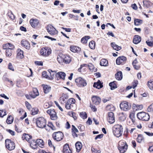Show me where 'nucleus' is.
Instances as JSON below:
<instances>
[{
  "label": "nucleus",
  "instance_id": "31",
  "mask_svg": "<svg viewBox=\"0 0 153 153\" xmlns=\"http://www.w3.org/2000/svg\"><path fill=\"white\" fill-rule=\"evenodd\" d=\"M108 61L105 59H102L100 62V65L101 66H106L108 65Z\"/></svg>",
  "mask_w": 153,
  "mask_h": 153
},
{
  "label": "nucleus",
  "instance_id": "15",
  "mask_svg": "<svg viewBox=\"0 0 153 153\" xmlns=\"http://www.w3.org/2000/svg\"><path fill=\"white\" fill-rule=\"evenodd\" d=\"M91 100L93 102L97 105H99L101 101V99L99 97L95 96L92 97Z\"/></svg>",
  "mask_w": 153,
  "mask_h": 153
},
{
  "label": "nucleus",
  "instance_id": "25",
  "mask_svg": "<svg viewBox=\"0 0 153 153\" xmlns=\"http://www.w3.org/2000/svg\"><path fill=\"white\" fill-rule=\"evenodd\" d=\"M71 51L73 52H78L81 51V48L79 47L72 46L70 47Z\"/></svg>",
  "mask_w": 153,
  "mask_h": 153
},
{
  "label": "nucleus",
  "instance_id": "18",
  "mask_svg": "<svg viewBox=\"0 0 153 153\" xmlns=\"http://www.w3.org/2000/svg\"><path fill=\"white\" fill-rule=\"evenodd\" d=\"M21 44L23 47L25 48L26 49H29L30 44L27 41L23 40L21 42Z\"/></svg>",
  "mask_w": 153,
  "mask_h": 153
},
{
  "label": "nucleus",
  "instance_id": "27",
  "mask_svg": "<svg viewBox=\"0 0 153 153\" xmlns=\"http://www.w3.org/2000/svg\"><path fill=\"white\" fill-rule=\"evenodd\" d=\"M75 146L77 152H79L81 150L82 145L81 143L80 142H77L75 144Z\"/></svg>",
  "mask_w": 153,
  "mask_h": 153
},
{
  "label": "nucleus",
  "instance_id": "36",
  "mask_svg": "<svg viewBox=\"0 0 153 153\" xmlns=\"http://www.w3.org/2000/svg\"><path fill=\"white\" fill-rule=\"evenodd\" d=\"M90 38V37L89 36H85L83 37L81 39V42L85 44L87 43L88 40Z\"/></svg>",
  "mask_w": 153,
  "mask_h": 153
},
{
  "label": "nucleus",
  "instance_id": "52",
  "mask_svg": "<svg viewBox=\"0 0 153 153\" xmlns=\"http://www.w3.org/2000/svg\"><path fill=\"white\" fill-rule=\"evenodd\" d=\"M68 103H69L71 104H74L75 102V100L74 98H70L68 101Z\"/></svg>",
  "mask_w": 153,
  "mask_h": 153
},
{
  "label": "nucleus",
  "instance_id": "1",
  "mask_svg": "<svg viewBox=\"0 0 153 153\" xmlns=\"http://www.w3.org/2000/svg\"><path fill=\"white\" fill-rule=\"evenodd\" d=\"M112 131L114 135L117 137H119L122 135L123 127L120 125H115L112 128Z\"/></svg>",
  "mask_w": 153,
  "mask_h": 153
},
{
  "label": "nucleus",
  "instance_id": "29",
  "mask_svg": "<svg viewBox=\"0 0 153 153\" xmlns=\"http://www.w3.org/2000/svg\"><path fill=\"white\" fill-rule=\"evenodd\" d=\"M111 45L113 48L116 51H118L121 49V46L116 45L114 42L111 43Z\"/></svg>",
  "mask_w": 153,
  "mask_h": 153
},
{
  "label": "nucleus",
  "instance_id": "11",
  "mask_svg": "<svg viewBox=\"0 0 153 153\" xmlns=\"http://www.w3.org/2000/svg\"><path fill=\"white\" fill-rule=\"evenodd\" d=\"M120 107L121 109L124 111H126L131 109V105H129L127 102L124 101L120 104Z\"/></svg>",
  "mask_w": 153,
  "mask_h": 153
},
{
  "label": "nucleus",
  "instance_id": "9",
  "mask_svg": "<svg viewBox=\"0 0 153 153\" xmlns=\"http://www.w3.org/2000/svg\"><path fill=\"white\" fill-rule=\"evenodd\" d=\"M46 28L48 32L51 35H53L57 34L58 31L56 29L51 25H48Z\"/></svg>",
  "mask_w": 153,
  "mask_h": 153
},
{
  "label": "nucleus",
  "instance_id": "7",
  "mask_svg": "<svg viewBox=\"0 0 153 153\" xmlns=\"http://www.w3.org/2000/svg\"><path fill=\"white\" fill-rule=\"evenodd\" d=\"M51 49L49 48H43L40 51L41 55L44 56H48L51 53Z\"/></svg>",
  "mask_w": 153,
  "mask_h": 153
},
{
  "label": "nucleus",
  "instance_id": "57",
  "mask_svg": "<svg viewBox=\"0 0 153 153\" xmlns=\"http://www.w3.org/2000/svg\"><path fill=\"white\" fill-rule=\"evenodd\" d=\"M8 68L13 71H14V69L12 64L10 63H9L8 65Z\"/></svg>",
  "mask_w": 153,
  "mask_h": 153
},
{
  "label": "nucleus",
  "instance_id": "64",
  "mask_svg": "<svg viewBox=\"0 0 153 153\" xmlns=\"http://www.w3.org/2000/svg\"><path fill=\"white\" fill-rule=\"evenodd\" d=\"M9 45L10 43H8L4 45L3 46V49L6 50V49L9 48Z\"/></svg>",
  "mask_w": 153,
  "mask_h": 153
},
{
  "label": "nucleus",
  "instance_id": "35",
  "mask_svg": "<svg viewBox=\"0 0 153 153\" xmlns=\"http://www.w3.org/2000/svg\"><path fill=\"white\" fill-rule=\"evenodd\" d=\"M42 76L48 79H53V77H50L47 74V73L45 71H43L42 73Z\"/></svg>",
  "mask_w": 153,
  "mask_h": 153
},
{
  "label": "nucleus",
  "instance_id": "2",
  "mask_svg": "<svg viewBox=\"0 0 153 153\" xmlns=\"http://www.w3.org/2000/svg\"><path fill=\"white\" fill-rule=\"evenodd\" d=\"M36 124L37 126L39 128H45V129L48 131H50V130L47 128L46 126V121L45 119L42 117H39L36 119Z\"/></svg>",
  "mask_w": 153,
  "mask_h": 153
},
{
  "label": "nucleus",
  "instance_id": "26",
  "mask_svg": "<svg viewBox=\"0 0 153 153\" xmlns=\"http://www.w3.org/2000/svg\"><path fill=\"white\" fill-rule=\"evenodd\" d=\"M115 77L117 80H121L123 78V75L121 71H120L117 73L115 74Z\"/></svg>",
  "mask_w": 153,
  "mask_h": 153
},
{
  "label": "nucleus",
  "instance_id": "45",
  "mask_svg": "<svg viewBox=\"0 0 153 153\" xmlns=\"http://www.w3.org/2000/svg\"><path fill=\"white\" fill-rule=\"evenodd\" d=\"M7 114L5 110H0V117H3L4 116L6 115Z\"/></svg>",
  "mask_w": 153,
  "mask_h": 153
},
{
  "label": "nucleus",
  "instance_id": "63",
  "mask_svg": "<svg viewBox=\"0 0 153 153\" xmlns=\"http://www.w3.org/2000/svg\"><path fill=\"white\" fill-rule=\"evenodd\" d=\"M146 43L149 46L151 47L153 46V42H151L146 41Z\"/></svg>",
  "mask_w": 153,
  "mask_h": 153
},
{
  "label": "nucleus",
  "instance_id": "14",
  "mask_svg": "<svg viewBox=\"0 0 153 153\" xmlns=\"http://www.w3.org/2000/svg\"><path fill=\"white\" fill-rule=\"evenodd\" d=\"M107 120L108 122L111 124L114 122L115 119L114 114L113 112H110L108 113Z\"/></svg>",
  "mask_w": 153,
  "mask_h": 153
},
{
  "label": "nucleus",
  "instance_id": "13",
  "mask_svg": "<svg viewBox=\"0 0 153 153\" xmlns=\"http://www.w3.org/2000/svg\"><path fill=\"white\" fill-rule=\"evenodd\" d=\"M126 58L124 56H120L116 59V63L119 65H123L126 62Z\"/></svg>",
  "mask_w": 153,
  "mask_h": 153
},
{
  "label": "nucleus",
  "instance_id": "4",
  "mask_svg": "<svg viewBox=\"0 0 153 153\" xmlns=\"http://www.w3.org/2000/svg\"><path fill=\"white\" fill-rule=\"evenodd\" d=\"M137 117L138 119L145 121H148L150 119V116L148 114L144 112L138 113Z\"/></svg>",
  "mask_w": 153,
  "mask_h": 153
},
{
  "label": "nucleus",
  "instance_id": "20",
  "mask_svg": "<svg viewBox=\"0 0 153 153\" xmlns=\"http://www.w3.org/2000/svg\"><path fill=\"white\" fill-rule=\"evenodd\" d=\"M68 96L67 94H63L62 96L60 97L59 101L61 103L65 102V100L68 99Z\"/></svg>",
  "mask_w": 153,
  "mask_h": 153
},
{
  "label": "nucleus",
  "instance_id": "12",
  "mask_svg": "<svg viewBox=\"0 0 153 153\" xmlns=\"http://www.w3.org/2000/svg\"><path fill=\"white\" fill-rule=\"evenodd\" d=\"M33 144H30L31 146H32V145H34L35 146L37 145L42 148L44 147V143L43 140L41 139H37L36 141L35 140H33Z\"/></svg>",
  "mask_w": 153,
  "mask_h": 153
},
{
  "label": "nucleus",
  "instance_id": "34",
  "mask_svg": "<svg viewBox=\"0 0 153 153\" xmlns=\"http://www.w3.org/2000/svg\"><path fill=\"white\" fill-rule=\"evenodd\" d=\"M44 92L45 94L48 93L51 90V87L48 85H46L43 87Z\"/></svg>",
  "mask_w": 153,
  "mask_h": 153
},
{
  "label": "nucleus",
  "instance_id": "28",
  "mask_svg": "<svg viewBox=\"0 0 153 153\" xmlns=\"http://www.w3.org/2000/svg\"><path fill=\"white\" fill-rule=\"evenodd\" d=\"M22 138L23 140L25 139L27 142H29L30 139L32 138V136L29 134L24 133L23 134Z\"/></svg>",
  "mask_w": 153,
  "mask_h": 153
},
{
  "label": "nucleus",
  "instance_id": "32",
  "mask_svg": "<svg viewBox=\"0 0 153 153\" xmlns=\"http://www.w3.org/2000/svg\"><path fill=\"white\" fill-rule=\"evenodd\" d=\"M134 24L136 26H138L142 24L143 21L142 20L135 19L134 21Z\"/></svg>",
  "mask_w": 153,
  "mask_h": 153
},
{
  "label": "nucleus",
  "instance_id": "44",
  "mask_svg": "<svg viewBox=\"0 0 153 153\" xmlns=\"http://www.w3.org/2000/svg\"><path fill=\"white\" fill-rule=\"evenodd\" d=\"M80 117L83 119H85L87 118V114L85 112H82L80 113Z\"/></svg>",
  "mask_w": 153,
  "mask_h": 153
},
{
  "label": "nucleus",
  "instance_id": "53",
  "mask_svg": "<svg viewBox=\"0 0 153 153\" xmlns=\"http://www.w3.org/2000/svg\"><path fill=\"white\" fill-rule=\"evenodd\" d=\"M38 110L37 109H33L32 110L31 114L32 115H35L38 113Z\"/></svg>",
  "mask_w": 153,
  "mask_h": 153
},
{
  "label": "nucleus",
  "instance_id": "51",
  "mask_svg": "<svg viewBox=\"0 0 153 153\" xmlns=\"http://www.w3.org/2000/svg\"><path fill=\"white\" fill-rule=\"evenodd\" d=\"M147 111L149 112L153 111V103L148 108Z\"/></svg>",
  "mask_w": 153,
  "mask_h": 153
},
{
  "label": "nucleus",
  "instance_id": "22",
  "mask_svg": "<svg viewBox=\"0 0 153 153\" xmlns=\"http://www.w3.org/2000/svg\"><path fill=\"white\" fill-rule=\"evenodd\" d=\"M39 95V93L36 88H34L33 89V93L30 94V96L33 98H35Z\"/></svg>",
  "mask_w": 153,
  "mask_h": 153
},
{
  "label": "nucleus",
  "instance_id": "50",
  "mask_svg": "<svg viewBox=\"0 0 153 153\" xmlns=\"http://www.w3.org/2000/svg\"><path fill=\"white\" fill-rule=\"evenodd\" d=\"M51 119L52 120H55L57 119V116H56V113L55 114H53L52 115H50Z\"/></svg>",
  "mask_w": 153,
  "mask_h": 153
},
{
  "label": "nucleus",
  "instance_id": "60",
  "mask_svg": "<svg viewBox=\"0 0 153 153\" xmlns=\"http://www.w3.org/2000/svg\"><path fill=\"white\" fill-rule=\"evenodd\" d=\"M25 104L27 108L30 110L31 108V106L27 102H25Z\"/></svg>",
  "mask_w": 153,
  "mask_h": 153
},
{
  "label": "nucleus",
  "instance_id": "41",
  "mask_svg": "<svg viewBox=\"0 0 153 153\" xmlns=\"http://www.w3.org/2000/svg\"><path fill=\"white\" fill-rule=\"evenodd\" d=\"M13 117L11 116H9L6 120V122L8 124H10L13 122Z\"/></svg>",
  "mask_w": 153,
  "mask_h": 153
},
{
  "label": "nucleus",
  "instance_id": "16",
  "mask_svg": "<svg viewBox=\"0 0 153 153\" xmlns=\"http://www.w3.org/2000/svg\"><path fill=\"white\" fill-rule=\"evenodd\" d=\"M39 23V21L37 19H31L30 20V23L32 27L35 28L36 27Z\"/></svg>",
  "mask_w": 153,
  "mask_h": 153
},
{
  "label": "nucleus",
  "instance_id": "19",
  "mask_svg": "<svg viewBox=\"0 0 153 153\" xmlns=\"http://www.w3.org/2000/svg\"><path fill=\"white\" fill-rule=\"evenodd\" d=\"M141 37L140 36L135 35L133 39V42L135 44H138L141 42Z\"/></svg>",
  "mask_w": 153,
  "mask_h": 153
},
{
  "label": "nucleus",
  "instance_id": "5",
  "mask_svg": "<svg viewBox=\"0 0 153 153\" xmlns=\"http://www.w3.org/2000/svg\"><path fill=\"white\" fill-rule=\"evenodd\" d=\"M59 56L57 57V59L58 62L59 61V59H61L62 61L66 64H69L71 61V57L68 56L60 54L59 55Z\"/></svg>",
  "mask_w": 153,
  "mask_h": 153
},
{
  "label": "nucleus",
  "instance_id": "46",
  "mask_svg": "<svg viewBox=\"0 0 153 153\" xmlns=\"http://www.w3.org/2000/svg\"><path fill=\"white\" fill-rule=\"evenodd\" d=\"M7 14L8 16L10 19H15L14 16L11 11L8 12Z\"/></svg>",
  "mask_w": 153,
  "mask_h": 153
},
{
  "label": "nucleus",
  "instance_id": "3",
  "mask_svg": "<svg viewBox=\"0 0 153 153\" xmlns=\"http://www.w3.org/2000/svg\"><path fill=\"white\" fill-rule=\"evenodd\" d=\"M118 147L120 153H124L127 149L128 145L125 141L121 140L118 143Z\"/></svg>",
  "mask_w": 153,
  "mask_h": 153
},
{
  "label": "nucleus",
  "instance_id": "62",
  "mask_svg": "<svg viewBox=\"0 0 153 153\" xmlns=\"http://www.w3.org/2000/svg\"><path fill=\"white\" fill-rule=\"evenodd\" d=\"M7 131L9 132L12 135H15L14 132L10 129H7Z\"/></svg>",
  "mask_w": 153,
  "mask_h": 153
},
{
  "label": "nucleus",
  "instance_id": "37",
  "mask_svg": "<svg viewBox=\"0 0 153 153\" xmlns=\"http://www.w3.org/2000/svg\"><path fill=\"white\" fill-rule=\"evenodd\" d=\"M144 138L142 134H139L137 138V140L138 142L139 143H141L142 141L144 140Z\"/></svg>",
  "mask_w": 153,
  "mask_h": 153
},
{
  "label": "nucleus",
  "instance_id": "58",
  "mask_svg": "<svg viewBox=\"0 0 153 153\" xmlns=\"http://www.w3.org/2000/svg\"><path fill=\"white\" fill-rule=\"evenodd\" d=\"M48 71L49 73L50 74V75H51L50 77L52 76V77H53V78L54 75L55 74H56L54 71H53L51 70H49Z\"/></svg>",
  "mask_w": 153,
  "mask_h": 153
},
{
  "label": "nucleus",
  "instance_id": "47",
  "mask_svg": "<svg viewBox=\"0 0 153 153\" xmlns=\"http://www.w3.org/2000/svg\"><path fill=\"white\" fill-rule=\"evenodd\" d=\"M47 113L49 114L50 115H52L53 114H55L56 113L54 110L53 109H50L48 110L47 111Z\"/></svg>",
  "mask_w": 153,
  "mask_h": 153
},
{
  "label": "nucleus",
  "instance_id": "61",
  "mask_svg": "<svg viewBox=\"0 0 153 153\" xmlns=\"http://www.w3.org/2000/svg\"><path fill=\"white\" fill-rule=\"evenodd\" d=\"M35 64L37 65L42 66L43 65V63L41 61H35Z\"/></svg>",
  "mask_w": 153,
  "mask_h": 153
},
{
  "label": "nucleus",
  "instance_id": "56",
  "mask_svg": "<svg viewBox=\"0 0 153 153\" xmlns=\"http://www.w3.org/2000/svg\"><path fill=\"white\" fill-rule=\"evenodd\" d=\"M72 129H71V131L78 132V129L76 128V127L73 125H72Z\"/></svg>",
  "mask_w": 153,
  "mask_h": 153
},
{
  "label": "nucleus",
  "instance_id": "42",
  "mask_svg": "<svg viewBox=\"0 0 153 153\" xmlns=\"http://www.w3.org/2000/svg\"><path fill=\"white\" fill-rule=\"evenodd\" d=\"M147 85L149 89L151 90L153 89V81L150 80L148 82Z\"/></svg>",
  "mask_w": 153,
  "mask_h": 153
},
{
  "label": "nucleus",
  "instance_id": "23",
  "mask_svg": "<svg viewBox=\"0 0 153 153\" xmlns=\"http://www.w3.org/2000/svg\"><path fill=\"white\" fill-rule=\"evenodd\" d=\"M17 58L22 59L24 57V52L20 49H18L17 50Z\"/></svg>",
  "mask_w": 153,
  "mask_h": 153
},
{
  "label": "nucleus",
  "instance_id": "33",
  "mask_svg": "<svg viewBox=\"0 0 153 153\" xmlns=\"http://www.w3.org/2000/svg\"><path fill=\"white\" fill-rule=\"evenodd\" d=\"M143 106L142 105H136L135 104L133 105V108L135 110L140 109L141 110L143 108Z\"/></svg>",
  "mask_w": 153,
  "mask_h": 153
},
{
  "label": "nucleus",
  "instance_id": "55",
  "mask_svg": "<svg viewBox=\"0 0 153 153\" xmlns=\"http://www.w3.org/2000/svg\"><path fill=\"white\" fill-rule=\"evenodd\" d=\"M106 108L107 109L110 110V111H112L114 109V107L113 106V105H107L106 107Z\"/></svg>",
  "mask_w": 153,
  "mask_h": 153
},
{
  "label": "nucleus",
  "instance_id": "10",
  "mask_svg": "<svg viewBox=\"0 0 153 153\" xmlns=\"http://www.w3.org/2000/svg\"><path fill=\"white\" fill-rule=\"evenodd\" d=\"M5 146L7 149L9 150H12L15 148L14 143L11 141L10 140L6 139L5 140Z\"/></svg>",
  "mask_w": 153,
  "mask_h": 153
},
{
  "label": "nucleus",
  "instance_id": "38",
  "mask_svg": "<svg viewBox=\"0 0 153 153\" xmlns=\"http://www.w3.org/2000/svg\"><path fill=\"white\" fill-rule=\"evenodd\" d=\"M114 81L111 82L109 84V85L110 87L111 90L117 88L116 85L115 84Z\"/></svg>",
  "mask_w": 153,
  "mask_h": 153
},
{
  "label": "nucleus",
  "instance_id": "48",
  "mask_svg": "<svg viewBox=\"0 0 153 153\" xmlns=\"http://www.w3.org/2000/svg\"><path fill=\"white\" fill-rule=\"evenodd\" d=\"M91 151L92 153H101V152L100 150H97L93 147L91 148Z\"/></svg>",
  "mask_w": 153,
  "mask_h": 153
},
{
  "label": "nucleus",
  "instance_id": "40",
  "mask_svg": "<svg viewBox=\"0 0 153 153\" xmlns=\"http://www.w3.org/2000/svg\"><path fill=\"white\" fill-rule=\"evenodd\" d=\"M89 46L90 48L93 49L95 47V42L94 41H92L89 42Z\"/></svg>",
  "mask_w": 153,
  "mask_h": 153
},
{
  "label": "nucleus",
  "instance_id": "39",
  "mask_svg": "<svg viewBox=\"0 0 153 153\" xmlns=\"http://www.w3.org/2000/svg\"><path fill=\"white\" fill-rule=\"evenodd\" d=\"M48 127L51 128L52 130H54L56 129L55 127L53 125L52 123L51 122H49L47 125V128L48 129Z\"/></svg>",
  "mask_w": 153,
  "mask_h": 153
},
{
  "label": "nucleus",
  "instance_id": "17",
  "mask_svg": "<svg viewBox=\"0 0 153 153\" xmlns=\"http://www.w3.org/2000/svg\"><path fill=\"white\" fill-rule=\"evenodd\" d=\"M63 151L64 153H71L72 152L68 144H65L63 147Z\"/></svg>",
  "mask_w": 153,
  "mask_h": 153
},
{
  "label": "nucleus",
  "instance_id": "30",
  "mask_svg": "<svg viewBox=\"0 0 153 153\" xmlns=\"http://www.w3.org/2000/svg\"><path fill=\"white\" fill-rule=\"evenodd\" d=\"M88 66L89 69L91 72H95L97 71V69L95 68L94 65L91 63H89L88 64Z\"/></svg>",
  "mask_w": 153,
  "mask_h": 153
},
{
  "label": "nucleus",
  "instance_id": "43",
  "mask_svg": "<svg viewBox=\"0 0 153 153\" xmlns=\"http://www.w3.org/2000/svg\"><path fill=\"white\" fill-rule=\"evenodd\" d=\"M11 50L10 49H7L6 50V53L7 56H10L12 55Z\"/></svg>",
  "mask_w": 153,
  "mask_h": 153
},
{
  "label": "nucleus",
  "instance_id": "49",
  "mask_svg": "<svg viewBox=\"0 0 153 153\" xmlns=\"http://www.w3.org/2000/svg\"><path fill=\"white\" fill-rule=\"evenodd\" d=\"M69 114L71 116L73 117L74 120H75L77 119V117L74 112H71Z\"/></svg>",
  "mask_w": 153,
  "mask_h": 153
},
{
  "label": "nucleus",
  "instance_id": "59",
  "mask_svg": "<svg viewBox=\"0 0 153 153\" xmlns=\"http://www.w3.org/2000/svg\"><path fill=\"white\" fill-rule=\"evenodd\" d=\"M71 104H70L69 103H68V102H67L65 104V108L68 109H71Z\"/></svg>",
  "mask_w": 153,
  "mask_h": 153
},
{
  "label": "nucleus",
  "instance_id": "21",
  "mask_svg": "<svg viewBox=\"0 0 153 153\" xmlns=\"http://www.w3.org/2000/svg\"><path fill=\"white\" fill-rule=\"evenodd\" d=\"M56 76L57 77H59L60 79L64 80L66 76V74L64 72L62 71L59 72L56 74Z\"/></svg>",
  "mask_w": 153,
  "mask_h": 153
},
{
  "label": "nucleus",
  "instance_id": "8",
  "mask_svg": "<svg viewBox=\"0 0 153 153\" xmlns=\"http://www.w3.org/2000/svg\"><path fill=\"white\" fill-rule=\"evenodd\" d=\"M75 81L77 86L79 87H83L87 85L86 81L81 77L76 79Z\"/></svg>",
  "mask_w": 153,
  "mask_h": 153
},
{
  "label": "nucleus",
  "instance_id": "24",
  "mask_svg": "<svg viewBox=\"0 0 153 153\" xmlns=\"http://www.w3.org/2000/svg\"><path fill=\"white\" fill-rule=\"evenodd\" d=\"M93 86L94 87H95L98 89L102 88L103 87V85L100 80H98L97 82H94Z\"/></svg>",
  "mask_w": 153,
  "mask_h": 153
},
{
  "label": "nucleus",
  "instance_id": "54",
  "mask_svg": "<svg viewBox=\"0 0 153 153\" xmlns=\"http://www.w3.org/2000/svg\"><path fill=\"white\" fill-rule=\"evenodd\" d=\"M138 84V81L137 80H134L133 82V86L132 88L133 89L135 88L137 86Z\"/></svg>",
  "mask_w": 153,
  "mask_h": 153
},
{
  "label": "nucleus",
  "instance_id": "6",
  "mask_svg": "<svg viewBox=\"0 0 153 153\" xmlns=\"http://www.w3.org/2000/svg\"><path fill=\"white\" fill-rule=\"evenodd\" d=\"M63 134L61 131L55 132L52 134V137L53 138L57 141L62 140L63 138Z\"/></svg>",
  "mask_w": 153,
  "mask_h": 153
}]
</instances>
